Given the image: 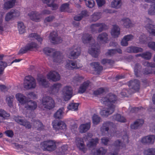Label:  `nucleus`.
I'll return each instance as SVG.
<instances>
[{
	"label": "nucleus",
	"instance_id": "4d7b16f0",
	"mask_svg": "<svg viewBox=\"0 0 155 155\" xmlns=\"http://www.w3.org/2000/svg\"><path fill=\"white\" fill-rule=\"evenodd\" d=\"M37 124H38L37 126V130L38 131H42L45 129V126L42 123L40 120H38Z\"/></svg>",
	"mask_w": 155,
	"mask_h": 155
},
{
	"label": "nucleus",
	"instance_id": "6e6d98bb",
	"mask_svg": "<svg viewBox=\"0 0 155 155\" xmlns=\"http://www.w3.org/2000/svg\"><path fill=\"white\" fill-rule=\"evenodd\" d=\"M141 68V66L139 64H136L134 67V73L137 77L139 76V74L140 71V69Z\"/></svg>",
	"mask_w": 155,
	"mask_h": 155
},
{
	"label": "nucleus",
	"instance_id": "c85d7f7f",
	"mask_svg": "<svg viewBox=\"0 0 155 155\" xmlns=\"http://www.w3.org/2000/svg\"><path fill=\"white\" fill-rule=\"evenodd\" d=\"M111 35L114 37H117L120 34V29L118 26L114 25L113 26L111 31Z\"/></svg>",
	"mask_w": 155,
	"mask_h": 155
},
{
	"label": "nucleus",
	"instance_id": "de8ad7c7",
	"mask_svg": "<svg viewBox=\"0 0 155 155\" xmlns=\"http://www.w3.org/2000/svg\"><path fill=\"white\" fill-rule=\"evenodd\" d=\"M10 114L7 113L5 110H0V117L4 119H7L10 117Z\"/></svg>",
	"mask_w": 155,
	"mask_h": 155
},
{
	"label": "nucleus",
	"instance_id": "5701e85b",
	"mask_svg": "<svg viewBox=\"0 0 155 155\" xmlns=\"http://www.w3.org/2000/svg\"><path fill=\"white\" fill-rule=\"evenodd\" d=\"M61 86L62 85L60 83H57L54 84L51 87V90L49 91V93L52 94H56L58 92Z\"/></svg>",
	"mask_w": 155,
	"mask_h": 155
},
{
	"label": "nucleus",
	"instance_id": "e2e57ef3",
	"mask_svg": "<svg viewBox=\"0 0 155 155\" xmlns=\"http://www.w3.org/2000/svg\"><path fill=\"white\" fill-rule=\"evenodd\" d=\"M5 133L7 137L10 138L12 137L14 135V132L12 130H7L5 131Z\"/></svg>",
	"mask_w": 155,
	"mask_h": 155
},
{
	"label": "nucleus",
	"instance_id": "603ef678",
	"mask_svg": "<svg viewBox=\"0 0 155 155\" xmlns=\"http://www.w3.org/2000/svg\"><path fill=\"white\" fill-rule=\"evenodd\" d=\"M148 13L150 15H155V3H152L148 11Z\"/></svg>",
	"mask_w": 155,
	"mask_h": 155
},
{
	"label": "nucleus",
	"instance_id": "7ed1b4c3",
	"mask_svg": "<svg viewBox=\"0 0 155 155\" xmlns=\"http://www.w3.org/2000/svg\"><path fill=\"white\" fill-rule=\"evenodd\" d=\"M43 51L47 55H52L54 62L58 64L63 63V56L58 51H56L53 49L46 48L44 49Z\"/></svg>",
	"mask_w": 155,
	"mask_h": 155
},
{
	"label": "nucleus",
	"instance_id": "72a5a7b5",
	"mask_svg": "<svg viewBox=\"0 0 155 155\" xmlns=\"http://www.w3.org/2000/svg\"><path fill=\"white\" fill-rule=\"evenodd\" d=\"M37 80L39 85L44 87H47L48 86L49 84L48 81H46L45 78L43 76L41 77L38 78Z\"/></svg>",
	"mask_w": 155,
	"mask_h": 155
},
{
	"label": "nucleus",
	"instance_id": "473e14b6",
	"mask_svg": "<svg viewBox=\"0 0 155 155\" xmlns=\"http://www.w3.org/2000/svg\"><path fill=\"white\" fill-rule=\"evenodd\" d=\"M101 12H94L90 17L91 21H96L101 18Z\"/></svg>",
	"mask_w": 155,
	"mask_h": 155
},
{
	"label": "nucleus",
	"instance_id": "a211bd4d",
	"mask_svg": "<svg viewBox=\"0 0 155 155\" xmlns=\"http://www.w3.org/2000/svg\"><path fill=\"white\" fill-rule=\"evenodd\" d=\"M70 129L73 134H78V120H72L71 121Z\"/></svg>",
	"mask_w": 155,
	"mask_h": 155
},
{
	"label": "nucleus",
	"instance_id": "69168bd1",
	"mask_svg": "<svg viewBox=\"0 0 155 155\" xmlns=\"http://www.w3.org/2000/svg\"><path fill=\"white\" fill-rule=\"evenodd\" d=\"M13 18L12 15L10 11L6 14L5 19L6 21H8Z\"/></svg>",
	"mask_w": 155,
	"mask_h": 155
},
{
	"label": "nucleus",
	"instance_id": "338daca9",
	"mask_svg": "<svg viewBox=\"0 0 155 155\" xmlns=\"http://www.w3.org/2000/svg\"><path fill=\"white\" fill-rule=\"evenodd\" d=\"M133 53H137L143 51V49L137 47H133Z\"/></svg>",
	"mask_w": 155,
	"mask_h": 155
},
{
	"label": "nucleus",
	"instance_id": "bf43d9fd",
	"mask_svg": "<svg viewBox=\"0 0 155 155\" xmlns=\"http://www.w3.org/2000/svg\"><path fill=\"white\" fill-rule=\"evenodd\" d=\"M142 107H133L131 108L130 111L132 113H136L138 112H140L141 109H143Z\"/></svg>",
	"mask_w": 155,
	"mask_h": 155
},
{
	"label": "nucleus",
	"instance_id": "cd10ccee",
	"mask_svg": "<svg viewBox=\"0 0 155 155\" xmlns=\"http://www.w3.org/2000/svg\"><path fill=\"white\" fill-rule=\"evenodd\" d=\"M43 3L46 4L48 6L52 8L53 10L57 9L58 7V5L51 2V0H40Z\"/></svg>",
	"mask_w": 155,
	"mask_h": 155
},
{
	"label": "nucleus",
	"instance_id": "393cba45",
	"mask_svg": "<svg viewBox=\"0 0 155 155\" xmlns=\"http://www.w3.org/2000/svg\"><path fill=\"white\" fill-rule=\"evenodd\" d=\"M129 87L135 91H138L140 89L139 81L137 80H134L130 81Z\"/></svg>",
	"mask_w": 155,
	"mask_h": 155
},
{
	"label": "nucleus",
	"instance_id": "f704fd0d",
	"mask_svg": "<svg viewBox=\"0 0 155 155\" xmlns=\"http://www.w3.org/2000/svg\"><path fill=\"white\" fill-rule=\"evenodd\" d=\"M91 64L97 74H99L103 70L102 67L100 65L97 63H93Z\"/></svg>",
	"mask_w": 155,
	"mask_h": 155
},
{
	"label": "nucleus",
	"instance_id": "37998d69",
	"mask_svg": "<svg viewBox=\"0 0 155 155\" xmlns=\"http://www.w3.org/2000/svg\"><path fill=\"white\" fill-rule=\"evenodd\" d=\"M143 153L144 155H155V148H149L145 150Z\"/></svg>",
	"mask_w": 155,
	"mask_h": 155
},
{
	"label": "nucleus",
	"instance_id": "1a4fd4ad",
	"mask_svg": "<svg viewBox=\"0 0 155 155\" xmlns=\"http://www.w3.org/2000/svg\"><path fill=\"white\" fill-rule=\"evenodd\" d=\"M143 26L150 34L155 36V25L151 24L149 19H147L144 22Z\"/></svg>",
	"mask_w": 155,
	"mask_h": 155
},
{
	"label": "nucleus",
	"instance_id": "09e8293b",
	"mask_svg": "<svg viewBox=\"0 0 155 155\" xmlns=\"http://www.w3.org/2000/svg\"><path fill=\"white\" fill-rule=\"evenodd\" d=\"M101 118L98 116L94 114L92 117L93 123L94 124L97 125L100 122Z\"/></svg>",
	"mask_w": 155,
	"mask_h": 155
},
{
	"label": "nucleus",
	"instance_id": "f257e3e1",
	"mask_svg": "<svg viewBox=\"0 0 155 155\" xmlns=\"http://www.w3.org/2000/svg\"><path fill=\"white\" fill-rule=\"evenodd\" d=\"M101 102L108 108L103 109L100 112V114L103 117H107L112 114L115 110V106L114 104L117 102L118 97H101Z\"/></svg>",
	"mask_w": 155,
	"mask_h": 155
},
{
	"label": "nucleus",
	"instance_id": "6e6552de",
	"mask_svg": "<svg viewBox=\"0 0 155 155\" xmlns=\"http://www.w3.org/2000/svg\"><path fill=\"white\" fill-rule=\"evenodd\" d=\"M53 127L56 131L60 130L65 131L67 129V125L65 123L61 120H54L52 123Z\"/></svg>",
	"mask_w": 155,
	"mask_h": 155
},
{
	"label": "nucleus",
	"instance_id": "c756f323",
	"mask_svg": "<svg viewBox=\"0 0 155 155\" xmlns=\"http://www.w3.org/2000/svg\"><path fill=\"white\" fill-rule=\"evenodd\" d=\"M90 82L87 81L84 82L80 87L78 92L82 93L84 92L88 88L90 85Z\"/></svg>",
	"mask_w": 155,
	"mask_h": 155
},
{
	"label": "nucleus",
	"instance_id": "20e7f679",
	"mask_svg": "<svg viewBox=\"0 0 155 155\" xmlns=\"http://www.w3.org/2000/svg\"><path fill=\"white\" fill-rule=\"evenodd\" d=\"M123 142H121L120 140H116L114 142V145L116 150L113 153H110L108 155H117L118 153V150L120 149H122L125 147V144L129 143L128 136L127 134H125L122 137Z\"/></svg>",
	"mask_w": 155,
	"mask_h": 155
},
{
	"label": "nucleus",
	"instance_id": "3c124183",
	"mask_svg": "<svg viewBox=\"0 0 155 155\" xmlns=\"http://www.w3.org/2000/svg\"><path fill=\"white\" fill-rule=\"evenodd\" d=\"M29 37L30 38H34L37 39V41L40 43H41L42 41V38L40 36H38V35L35 33H33L30 34Z\"/></svg>",
	"mask_w": 155,
	"mask_h": 155
},
{
	"label": "nucleus",
	"instance_id": "4be33fe9",
	"mask_svg": "<svg viewBox=\"0 0 155 155\" xmlns=\"http://www.w3.org/2000/svg\"><path fill=\"white\" fill-rule=\"evenodd\" d=\"M62 94L64 96H68L70 97L73 96L72 90L71 88L68 86H66L64 87L62 91Z\"/></svg>",
	"mask_w": 155,
	"mask_h": 155
},
{
	"label": "nucleus",
	"instance_id": "7c9ffc66",
	"mask_svg": "<svg viewBox=\"0 0 155 155\" xmlns=\"http://www.w3.org/2000/svg\"><path fill=\"white\" fill-rule=\"evenodd\" d=\"M113 120H116L122 123L126 122V119L124 117L121 116L119 114H116L112 116Z\"/></svg>",
	"mask_w": 155,
	"mask_h": 155
},
{
	"label": "nucleus",
	"instance_id": "79ce46f5",
	"mask_svg": "<svg viewBox=\"0 0 155 155\" xmlns=\"http://www.w3.org/2000/svg\"><path fill=\"white\" fill-rule=\"evenodd\" d=\"M67 109L69 110L75 111L78 110V103H70L67 107Z\"/></svg>",
	"mask_w": 155,
	"mask_h": 155
},
{
	"label": "nucleus",
	"instance_id": "a19ab883",
	"mask_svg": "<svg viewBox=\"0 0 155 155\" xmlns=\"http://www.w3.org/2000/svg\"><path fill=\"white\" fill-rule=\"evenodd\" d=\"M69 4L67 3H65L62 4L60 7V10L61 12H71L69 9Z\"/></svg>",
	"mask_w": 155,
	"mask_h": 155
},
{
	"label": "nucleus",
	"instance_id": "39448f33",
	"mask_svg": "<svg viewBox=\"0 0 155 155\" xmlns=\"http://www.w3.org/2000/svg\"><path fill=\"white\" fill-rule=\"evenodd\" d=\"M56 142L54 140H49L41 143V147L44 150L52 151L57 148Z\"/></svg>",
	"mask_w": 155,
	"mask_h": 155
},
{
	"label": "nucleus",
	"instance_id": "6ab92c4d",
	"mask_svg": "<svg viewBox=\"0 0 155 155\" xmlns=\"http://www.w3.org/2000/svg\"><path fill=\"white\" fill-rule=\"evenodd\" d=\"M37 107V102L30 99L28 104L25 106V107L28 110L31 111L35 110Z\"/></svg>",
	"mask_w": 155,
	"mask_h": 155
},
{
	"label": "nucleus",
	"instance_id": "c9c22d12",
	"mask_svg": "<svg viewBox=\"0 0 155 155\" xmlns=\"http://www.w3.org/2000/svg\"><path fill=\"white\" fill-rule=\"evenodd\" d=\"M17 0H9L4 4V8L6 9L12 8L15 4Z\"/></svg>",
	"mask_w": 155,
	"mask_h": 155
},
{
	"label": "nucleus",
	"instance_id": "58836bf2",
	"mask_svg": "<svg viewBox=\"0 0 155 155\" xmlns=\"http://www.w3.org/2000/svg\"><path fill=\"white\" fill-rule=\"evenodd\" d=\"M65 66L67 69L69 70H72L76 68L77 66V64L76 63L69 60L67 62V64Z\"/></svg>",
	"mask_w": 155,
	"mask_h": 155
},
{
	"label": "nucleus",
	"instance_id": "864d4df0",
	"mask_svg": "<svg viewBox=\"0 0 155 155\" xmlns=\"http://www.w3.org/2000/svg\"><path fill=\"white\" fill-rule=\"evenodd\" d=\"M142 58L146 60H149L151 58L152 54L149 51H147L143 53Z\"/></svg>",
	"mask_w": 155,
	"mask_h": 155
},
{
	"label": "nucleus",
	"instance_id": "dca6fc26",
	"mask_svg": "<svg viewBox=\"0 0 155 155\" xmlns=\"http://www.w3.org/2000/svg\"><path fill=\"white\" fill-rule=\"evenodd\" d=\"M107 150L103 147L97 148L92 150L93 155H105Z\"/></svg>",
	"mask_w": 155,
	"mask_h": 155
},
{
	"label": "nucleus",
	"instance_id": "9d476101",
	"mask_svg": "<svg viewBox=\"0 0 155 155\" xmlns=\"http://www.w3.org/2000/svg\"><path fill=\"white\" fill-rule=\"evenodd\" d=\"M155 140V136L150 135L142 137L140 140V142L144 144H151L153 143Z\"/></svg>",
	"mask_w": 155,
	"mask_h": 155
},
{
	"label": "nucleus",
	"instance_id": "412c9836",
	"mask_svg": "<svg viewBox=\"0 0 155 155\" xmlns=\"http://www.w3.org/2000/svg\"><path fill=\"white\" fill-rule=\"evenodd\" d=\"M112 124L113 123L110 121H106L104 122L100 128L102 134H103L104 133L106 132H107L109 129L110 127Z\"/></svg>",
	"mask_w": 155,
	"mask_h": 155
},
{
	"label": "nucleus",
	"instance_id": "680f3d73",
	"mask_svg": "<svg viewBox=\"0 0 155 155\" xmlns=\"http://www.w3.org/2000/svg\"><path fill=\"white\" fill-rule=\"evenodd\" d=\"M4 13L0 12V31H3V21Z\"/></svg>",
	"mask_w": 155,
	"mask_h": 155
},
{
	"label": "nucleus",
	"instance_id": "0e129e2a",
	"mask_svg": "<svg viewBox=\"0 0 155 155\" xmlns=\"http://www.w3.org/2000/svg\"><path fill=\"white\" fill-rule=\"evenodd\" d=\"M114 63V61L112 60H109L106 59H103L101 61V63L103 64H112Z\"/></svg>",
	"mask_w": 155,
	"mask_h": 155
},
{
	"label": "nucleus",
	"instance_id": "a18cd8bd",
	"mask_svg": "<svg viewBox=\"0 0 155 155\" xmlns=\"http://www.w3.org/2000/svg\"><path fill=\"white\" fill-rule=\"evenodd\" d=\"M18 28L19 32L20 34H22L25 31V27L22 22L18 23Z\"/></svg>",
	"mask_w": 155,
	"mask_h": 155
},
{
	"label": "nucleus",
	"instance_id": "774afa93",
	"mask_svg": "<svg viewBox=\"0 0 155 155\" xmlns=\"http://www.w3.org/2000/svg\"><path fill=\"white\" fill-rule=\"evenodd\" d=\"M54 18V17L52 16H50L46 18L44 20V23L46 25L48 22L51 21Z\"/></svg>",
	"mask_w": 155,
	"mask_h": 155
},
{
	"label": "nucleus",
	"instance_id": "4468645a",
	"mask_svg": "<svg viewBox=\"0 0 155 155\" xmlns=\"http://www.w3.org/2000/svg\"><path fill=\"white\" fill-rule=\"evenodd\" d=\"M49 39L52 43L54 44L60 43L62 41L60 37H58V35L55 31L52 32L50 33Z\"/></svg>",
	"mask_w": 155,
	"mask_h": 155
},
{
	"label": "nucleus",
	"instance_id": "052dcab7",
	"mask_svg": "<svg viewBox=\"0 0 155 155\" xmlns=\"http://www.w3.org/2000/svg\"><path fill=\"white\" fill-rule=\"evenodd\" d=\"M10 12L13 18L18 17L20 15V12L17 10H12L10 11Z\"/></svg>",
	"mask_w": 155,
	"mask_h": 155
},
{
	"label": "nucleus",
	"instance_id": "aec40b11",
	"mask_svg": "<svg viewBox=\"0 0 155 155\" xmlns=\"http://www.w3.org/2000/svg\"><path fill=\"white\" fill-rule=\"evenodd\" d=\"M28 16L33 21L38 22L40 21V15L35 12H31L28 14Z\"/></svg>",
	"mask_w": 155,
	"mask_h": 155
},
{
	"label": "nucleus",
	"instance_id": "13d9d810",
	"mask_svg": "<svg viewBox=\"0 0 155 155\" xmlns=\"http://www.w3.org/2000/svg\"><path fill=\"white\" fill-rule=\"evenodd\" d=\"M14 97H6V101L7 102L8 106L10 107H13V98Z\"/></svg>",
	"mask_w": 155,
	"mask_h": 155
},
{
	"label": "nucleus",
	"instance_id": "e433bc0d",
	"mask_svg": "<svg viewBox=\"0 0 155 155\" xmlns=\"http://www.w3.org/2000/svg\"><path fill=\"white\" fill-rule=\"evenodd\" d=\"M122 5L121 0H113L111 3V6L114 8H119Z\"/></svg>",
	"mask_w": 155,
	"mask_h": 155
},
{
	"label": "nucleus",
	"instance_id": "c03bdc74",
	"mask_svg": "<svg viewBox=\"0 0 155 155\" xmlns=\"http://www.w3.org/2000/svg\"><path fill=\"white\" fill-rule=\"evenodd\" d=\"M82 0H79L81 2ZM84 1L86 6L89 8L93 7L95 5V3L93 0H84Z\"/></svg>",
	"mask_w": 155,
	"mask_h": 155
},
{
	"label": "nucleus",
	"instance_id": "8fccbe9b",
	"mask_svg": "<svg viewBox=\"0 0 155 155\" xmlns=\"http://www.w3.org/2000/svg\"><path fill=\"white\" fill-rule=\"evenodd\" d=\"M2 57L0 55V59L2 58ZM7 66V63L2 61H0V75L2 74L3 71L4 69Z\"/></svg>",
	"mask_w": 155,
	"mask_h": 155
},
{
	"label": "nucleus",
	"instance_id": "423d86ee",
	"mask_svg": "<svg viewBox=\"0 0 155 155\" xmlns=\"http://www.w3.org/2000/svg\"><path fill=\"white\" fill-rule=\"evenodd\" d=\"M36 84L35 79L31 76L28 75L25 78L24 87L27 89L34 88Z\"/></svg>",
	"mask_w": 155,
	"mask_h": 155
},
{
	"label": "nucleus",
	"instance_id": "2eb2a0df",
	"mask_svg": "<svg viewBox=\"0 0 155 155\" xmlns=\"http://www.w3.org/2000/svg\"><path fill=\"white\" fill-rule=\"evenodd\" d=\"M37 44L34 42H31L28 44L24 48L21 49L18 52V54L25 53L28 50H31L37 47Z\"/></svg>",
	"mask_w": 155,
	"mask_h": 155
},
{
	"label": "nucleus",
	"instance_id": "bb28decb",
	"mask_svg": "<svg viewBox=\"0 0 155 155\" xmlns=\"http://www.w3.org/2000/svg\"><path fill=\"white\" fill-rule=\"evenodd\" d=\"M78 52L77 47L76 46L74 48L71 49L68 54V57L71 59H74L77 58Z\"/></svg>",
	"mask_w": 155,
	"mask_h": 155
},
{
	"label": "nucleus",
	"instance_id": "a878e982",
	"mask_svg": "<svg viewBox=\"0 0 155 155\" xmlns=\"http://www.w3.org/2000/svg\"><path fill=\"white\" fill-rule=\"evenodd\" d=\"M91 125L90 123L81 124L79 127L80 132L81 133L86 132L90 128Z\"/></svg>",
	"mask_w": 155,
	"mask_h": 155
},
{
	"label": "nucleus",
	"instance_id": "5fc2aeb1",
	"mask_svg": "<svg viewBox=\"0 0 155 155\" xmlns=\"http://www.w3.org/2000/svg\"><path fill=\"white\" fill-rule=\"evenodd\" d=\"M152 101L153 104H152L148 109L149 112H153L155 111V97H152Z\"/></svg>",
	"mask_w": 155,
	"mask_h": 155
},
{
	"label": "nucleus",
	"instance_id": "ddd939ff",
	"mask_svg": "<svg viewBox=\"0 0 155 155\" xmlns=\"http://www.w3.org/2000/svg\"><path fill=\"white\" fill-rule=\"evenodd\" d=\"M48 79L54 81H56L59 80L60 76L59 74L57 72L54 71H50L47 75Z\"/></svg>",
	"mask_w": 155,
	"mask_h": 155
},
{
	"label": "nucleus",
	"instance_id": "f3484780",
	"mask_svg": "<svg viewBox=\"0 0 155 155\" xmlns=\"http://www.w3.org/2000/svg\"><path fill=\"white\" fill-rule=\"evenodd\" d=\"M144 123V120L142 119H137L130 124V128L132 129L136 130L141 126Z\"/></svg>",
	"mask_w": 155,
	"mask_h": 155
},
{
	"label": "nucleus",
	"instance_id": "49530a36",
	"mask_svg": "<svg viewBox=\"0 0 155 155\" xmlns=\"http://www.w3.org/2000/svg\"><path fill=\"white\" fill-rule=\"evenodd\" d=\"M117 52L120 54L122 53V51L120 49H110L108 50L107 54V55H112Z\"/></svg>",
	"mask_w": 155,
	"mask_h": 155
},
{
	"label": "nucleus",
	"instance_id": "f03ea898",
	"mask_svg": "<svg viewBox=\"0 0 155 155\" xmlns=\"http://www.w3.org/2000/svg\"><path fill=\"white\" fill-rule=\"evenodd\" d=\"M82 41L84 43L90 42L91 41L92 44H91L89 46L88 52L94 57H97L99 54L98 45L94 44V40L91 35L84 34L82 38Z\"/></svg>",
	"mask_w": 155,
	"mask_h": 155
},
{
	"label": "nucleus",
	"instance_id": "0eeeda50",
	"mask_svg": "<svg viewBox=\"0 0 155 155\" xmlns=\"http://www.w3.org/2000/svg\"><path fill=\"white\" fill-rule=\"evenodd\" d=\"M41 103L44 107L48 110L55 107V103L53 97H42Z\"/></svg>",
	"mask_w": 155,
	"mask_h": 155
},
{
	"label": "nucleus",
	"instance_id": "f8f14e48",
	"mask_svg": "<svg viewBox=\"0 0 155 155\" xmlns=\"http://www.w3.org/2000/svg\"><path fill=\"white\" fill-rule=\"evenodd\" d=\"M98 41L103 44L107 43L109 41L108 35L105 32L100 34L97 37Z\"/></svg>",
	"mask_w": 155,
	"mask_h": 155
},
{
	"label": "nucleus",
	"instance_id": "4c0bfd02",
	"mask_svg": "<svg viewBox=\"0 0 155 155\" xmlns=\"http://www.w3.org/2000/svg\"><path fill=\"white\" fill-rule=\"evenodd\" d=\"M98 139L97 138H95L94 139L92 138L90 141L88 142L87 144V145L90 147H95L98 143Z\"/></svg>",
	"mask_w": 155,
	"mask_h": 155
},
{
	"label": "nucleus",
	"instance_id": "ea45409f",
	"mask_svg": "<svg viewBox=\"0 0 155 155\" xmlns=\"http://www.w3.org/2000/svg\"><path fill=\"white\" fill-rule=\"evenodd\" d=\"M122 22L124 26L126 28H129L133 25L130 20L129 18L123 19L122 20Z\"/></svg>",
	"mask_w": 155,
	"mask_h": 155
},
{
	"label": "nucleus",
	"instance_id": "2f4dec72",
	"mask_svg": "<svg viewBox=\"0 0 155 155\" xmlns=\"http://www.w3.org/2000/svg\"><path fill=\"white\" fill-rule=\"evenodd\" d=\"M22 105H27L31 97H15ZM33 99H37L38 97H32Z\"/></svg>",
	"mask_w": 155,
	"mask_h": 155
},
{
	"label": "nucleus",
	"instance_id": "b1692460",
	"mask_svg": "<svg viewBox=\"0 0 155 155\" xmlns=\"http://www.w3.org/2000/svg\"><path fill=\"white\" fill-rule=\"evenodd\" d=\"M64 109V107H61L59 108L54 113V117L55 119H58L59 120L62 118L63 116V113Z\"/></svg>",
	"mask_w": 155,
	"mask_h": 155
},
{
	"label": "nucleus",
	"instance_id": "9b49d317",
	"mask_svg": "<svg viewBox=\"0 0 155 155\" xmlns=\"http://www.w3.org/2000/svg\"><path fill=\"white\" fill-rule=\"evenodd\" d=\"M91 27L92 30L93 31L97 30L98 32H100L105 29L107 27V26L104 24L97 23L92 25Z\"/></svg>",
	"mask_w": 155,
	"mask_h": 155
}]
</instances>
